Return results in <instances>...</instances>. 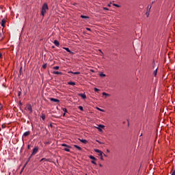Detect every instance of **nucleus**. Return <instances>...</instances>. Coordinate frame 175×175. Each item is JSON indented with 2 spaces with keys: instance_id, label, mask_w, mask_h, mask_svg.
I'll return each instance as SVG.
<instances>
[{
  "instance_id": "nucleus-1",
  "label": "nucleus",
  "mask_w": 175,
  "mask_h": 175,
  "mask_svg": "<svg viewBox=\"0 0 175 175\" xmlns=\"http://www.w3.org/2000/svg\"><path fill=\"white\" fill-rule=\"evenodd\" d=\"M47 10H49L48 5L46 3H44L42 8L41 14L44 16Z\"/></svg>"
},
{
  "instance_id": "nucleus-2",
  "label": "nucleus",
  "mask_w": 175,
  "mask_h": 175,
  "mask_svg": "<svg viewBox=\"0 0 175 175\" xmlns=\"http://www.w3.org/2000/svg\"><path fill=\"white\" fill-rule=\"evenodd\" d=\"M94 151H95V152L99 153V154H98V156L100 157L101 161H104V159H103V152L101 150H98V149H95Z\"/></svg>"
},
{
  "instance_id": "nucleus-3",
  "label": "nucleus",
  "mask_w": 175,
  "mask_h": 175,
  "mask_svg": "<svg viewBox=\"0 0 175 175\" xmlns=\"http://www.w3.org/2000/svg\"><path fill=\"white\" fill-rule=\"evenodd\" d=\"M39 148L38 146H36L33 150V152L31 154V157H33V155H36V154H37Z\"/></svg>"
},
{
  "instance_id": "nucleus-4",
  "label": "nucleus",
  "mask_w": 175,
  "mask_h": 175,
  "mask_svg": "<svg viewBox=\"0 0 175 175\" xmlns=\"http://www.w3.org/2000/svg\"><path fill=\"white\" fill-rule=\"evenodd\" d=\"M105 126L102 124H99L98 127H96L97 129H98L99 132H103L102 129H104Z\"/></svg>"
},
{
  "instance_id": "nucleus-5",
  "label": "nucleus",
  "mask_w": 175,
  "mask_h": 175,
  "mask_svg": "<svg viewBox=\"0 0 175 175\" xmlns=\"http://www.w3.org/2000/svg\"><path fill=\"white\" fill-rule=\"evenodd\" d=\"M151 8H152V5H150V6L148 7V10H147V12L146 13L147 17H148L149 15H150V12Z\"/></svg>"
},
{
  "instance_id": "nucleus-6",
  "label": "nucleus",
  "mask_w": 175,
  "mask_h": 175,
  "mask_svg": "<svg viewBox=\"0 0 175 175\" xmlns=\"http://www.w3.org/2000/svg\"><path fill=\"white\" fill-rule=\"evenodd\" d=\"M50 100L51 101H53L55 103H59V100L57 99V98H51Z\"/></svg>"
},
{
  "instance_id": "nucleus-7",
  "label": "nucleus",
  "mask_w": 175,
  "mask_h": 175,
  "mask_svg": "<svg viewBox=\"0 0 175 175\" xmlns=\"http://www.w3.org/2000/svg\"><path fill=\"white\" fill-rule=\"evenodd\" d=\"M27 109L30 111V113H31L33 111L32 107L31 105H27Z\"/></svg>"
},
{
  "instance_id": "nucleus-8",
  "label": "nucleus",
  "mask_w": 175,
  "mask_h": 175,
  "mask_svg": "<svg viewBox=\"0 0 175 175\" xmlns=\"http://www.w3.org/2000/svg\"><path fill=\"white\" fill-rule=\"evenodd\" d=\"M79 140H80L81 142V143H83V144H87V143H88V141L86 139H79Z\"/></svg>"
},
{
  "instance_id": "nucleus-9",
  "label": "nucleus",
  "mask_w": 175,
  "mask_h": 175,
  "mask_svg": "<svg viewBox=\"0 0 175 175\" xmlns=\"http://www.w3.org/2000/svg\"><path fill=\"white\" fill-rule=\"evenodd\" d=\"M5 22H6V21H5V19H3V20L1 21V26H2L3 27H5Z\"/></svg>"
},
{
  "instance_id": "nucleus-10",
  "label": "nucleus",
  "mask_w": 175,
  "mask_h": 175,
  "mask_svg": "<svg viewBox=\"0 0 175 175\" xmlns=\"http://www.w3.org/2000/svg\"><path fill=\"white\" fill-rule=\"evenodd\" d=\"M79 96H81L82 98L85 99L87 97L84 94H79Z\"/></svg>"
},
{
  "instance_id": "nucleus-11",
  "label": "nucleus",
  "mask_w": 175,
  "mask_h": 175,
  "mask_svg": "<svg viewBox=\"0 0 175 175\" xmlns=\"http://www.w3.org/2000/svg\"><path fill=\"white\" fill-rule=\"evenodd\" d=\"M74 147H75V148H77V150H78L79 151H81V150H82L80 146H77V145H75Z\"/></svg>"
},
{
  "instance_id": "nucleus-12",
  "label": "nucleus",
  "mask_w": 175,
  "mask_h": 175,
  "mask_svg": "<svg viewBox=\"0 0 175 175\" xmlns=\"http://www.w3.org/2000/svg\"><path fill=\"white\" fill-rule=\"evenodd\" d=\"M54 44H55V45L56 46H59V42L57 40H55L54 41Z\"/></svg>"
},
{
  "instance_id": "nucleus-13",
  "label": "nucleus",
  "mask_w": 175,
  "mask_h": 175,
  "mask_svg": "<svg viewBox=\"0 0 175 175\" xmlns=\"http://www.w3.org/2000/svg\"><path fill=\"white\" fill-rule=\"evenodd\" d=\"M30 134V132L29 131H26L24 134H23V136H25V137L27 136H29V135Z\"/></svg>"
},
{
  "instance_id": "nucleus-14",
  "label": "nucleus",
  "mask_w": 175,
  "mask_h": 175,
  "mask_svg": "<svg viewBox=\"0 0 175 175\" xmlns=\"http://www.w3.org/2000/svg\"><path fill=\"white\" fill-rule=\"evenodd\" d=\"M68 73L70 74V73H72V74H74V75H79L81 72H72V71H70V72H68Z\"/></svg>"
},
{
  "instance_id": "nucleus-15",
  "label": "nucleus",
  "mask_w": 175,
  "mask_h": 175,
  "mask_svg": "<svg viewBox=\"0 0 175 175\" xmlns=\"http://www.w3.org/2000/svg\"><path fill=\"white\" fill-rule=\"evenodd\" d=\"M53 73L55 75H62V72H58V71H54Z\"/></svg>"
},
{
  "instance_id": "nucleus-16",
  "label": "nucleus",
  "mask_w": 175,
  "mask_h": 175,
  "mask_svg": "<svg viewBox=\"0 0 175 175\" xmlns=\"http://www.w3.org/2000/svg\"><path fill=\"white\" fill-rule=\"evenodd\" d=\"M89 158L90 159H92L93 161H96V159L94 156H92V155L89 156Z\"/></svg>"
},
{
  "instance_id": "nucleus-17",
  "label": "nucleus",
  "mask_w": 175,
  "mask_h": 175,
  "mask_svg": "<svg viewBox=\"0 0 175 175\" xmlns=\"http://www.w3.org/2000/svg\"><path fill=\"white\" fill-rule=\"evenodd\" d=\"M68 85H76V83H75V82H72V81H69V82L68 83Z\"/></svg>"
},
{
  "instance_id": "nucleus-18",
  "label": "nucleus",
  "mask_w": 175,
  "mask_h": 175,
  "mask_svg": "<svg viewBox=\"0 0 175 175\" xmlns=\"http://www.w3.org/2000/svg\"><path fill=\"white\" fill-rule=\"evenodd\" d=\"M31 158V155H30V157L28 158L27 162L25 163V166H27V165L28 162H29Z\"/></svg>"
},
{
  "instance_id": "nucleus-19",
  "label": "nucleus",
  "mask_w": 175,
  "mask_h": 175,
  "mask_svg": "<svg viewBox=\"0 0 175 175\" xmlns=\"http://www.w3.org/2000/svg\"><path fill=\"white\" fill-rule=\"evenodd\" d=\"M62 147H68V148H70V146H68V145L66 144H62Z\"/></svg>"
},
{
  "instance_id": "nucleus-20",
  "label": "nucleus",
  "mask_w": 175,
  "mask_h": 175,
  "mask_svg": "<svg viewBox=\"0 0 175 175\" xmlns=\"http://www.w3.org/2000/svg\"><path fill=\"white\" fill-rule=\"evenodd\" d=\"M64 151H66L67 152H70V150L69 148L67 147V148H64Z\"/></svg>"
},
{
  "instance_id": "nucleus-21",
  "label": "nucleus",
  "mask_w": 175,
  "mask_h": 175,
  "mask_svg": "<svg viewBox=\"0 0 175 175\" xmlns=\"http://www.w3.org/2000/svg\"><path fill=\"white\" fill-rule=\"evenodd\" d=\"M64 49H65L68 53H72V52L70 51V49L68 48H64Z\"/></svg>"
},
{
  "instance_id": "nucleus-22",
  "label": "nucleus",
  "mask_w": 175,
  "mask_h": 175,
  "mask_svg": "<svg viewBox=\"0 0 175 175\" xmlns=\"http://www.w3.org/2000/svg\"><path fill=\"white\" fill-rule=\"evenodd\" d=\"M103 96H105L106 97L110 96V94H107L106 92H103Z\"/></svg>"
},
{
  "instance_id": "nucleus-23",
  "label": "nucleus",
  "mask_w": 175,
  "mask_h": 175,
  "mask_svg": "<svg viewBox=\"0 0 175 175\" xmlns=\"http://www.w3.org/2000/svg\"><path fill=\"white\" fill-rule=\"evenodd\" d=\"M157 70H158V68H157V69L154 71V77H156L157 75Z\"/></svg>"
},
{
  "instance_id": "nucleus-24",
  "label": "nucleus",
  "mask_w": 175,
  "mask_h": 175,
  "mask_svg": "<svg viewBox=\"0 0 175 175\" xmlns=\"http://www.w3.org/2000/svg\"><path fill=\"white\" fill-rule=\"evenodd\" d=\"M81 17L82 18H85V19H86V18H89V17H88V16H83V15H81Z\"/></svg>"
},
{
  "instance_id": "nucleus-25",
  "label": "nucleus",
  "mask_w": 175,
  "mask_h": 175,
  "mask_svg": "<svg viewBox=\"0 0 175 175\" xmlns=\"http://www.w3.org/2000/svg\"><path fill=\"white\" fill-rule=\"evenodd\" d=\"M59 68V66H58L53 67V69L54 70H58Z\"/></svg>"
},
{
  "instance_id": "nucleus-26",
  "label": "nucleus",
  "mask_w": 175,
  "mask_h": 175,
  "mask_svg": "<svg viewBox=\"0 0 175 175\" xmlns=\"http://www.w3.org/2000/svg\"><path fill=\"white\" fill-rule=\"evenodd\" d=\"M41 118H42V119L43 120H45L46 116H45V115H44V114H42Z\"/></svg>"
},
{
  "instance_id": "nucleus-27",
  "label": "nucleus",
  "mask_w": 175,
  "mask_h": 175,
  "mask_svg": "<svg viewBox=\"0 0 175 175\" xmlns=\"http://www.w3.org/2000/svg\"><path fill=\"white\" fill-rule=\"evenodd\" d=\"M113 5L115 6V7H117V8H120V7L119 5L116 4V3H113Z\"/></svg>"
},
{
  "instance_id": "nucleus-28",
  "label": "nucleus",
  "mask_w": 175,
  "mask_h": 175,
  "mask_svg": "<svg viewBox=\"0 0 175 175\" xmlns=\"http://www.w3.org/2000/svg\"><path fill=\"white\" fill-rule=\"evenodd\" d=\"M100 76L101 77H105L106 75H105V74H103V73H100Z\"/></svg>"
},
{
  "instance_id": "nucleus-29",
  "label": "nucleus",
  "mask_w": 175,
  "mask_h": 175,
  "mask_svg": "<svg viewBox=\"0 0 175 175\" xmlns=\"http://www.w3.org/2000/svg\"><path fill=\"white\" fill-rule=\"evenodd\" d=\"M94 91H95V92H99V91H100V90H99V89H98V88H94Z\"/></svg>"
},
{
  "instance_id": "nucleus-30",
  "label": "nucleus",
  "mask_w": 175,
  "mask_h": 175,
  "mask_svg": "<svg viewBox=\"0 0 175 175\" xmlns=\"http://www.w3.org/2000/svg\"><path fill=\"white\" fill-rule=\"evenodd\" d=\"M63 111H64L65 113H67V112H68L66 108H63Z\"/></svg>"
},
{
  "instance_id": "nucleus-31",
  "label": "nucleus",
  "mask_w": 175,
  "mask_h": 175,
  "mask_svg": "<svg viewBox=\"0 0 175 175\" xmlns=\"http://www.w3.org/2000/svg\"><path fill=\"white\" fill-rule=\"evenodd\" d=\"M94 161L95 160L92 161L91 163H93L94 165H96V163Z\"/></svg>"
},
{
  "instance_id": "nucleus-32",
  "label": "nucleus",
  "mask_w": 175,
  "mask_h": 175,
  "mask_svg": "<svg viewBox=\"0 0 175 175\" xmlns=\"http://www.w3.org/2000/svg\"><path fill=\"white\" fill-rule=\"evenodd\" d=\"M42 68H43L44 69H45V68H46V64H44V65L42 66Z\"/></svg>"
},
{
  "instance_id": "nucleus-33",
  "label": "nucleus",
  "mask_w": 175,
  "mask_h": 175,
  "mask_svg": "<svg viewBox=\"0 0 175 175\" xmlns=\"http://www.w3.org/2000/svg\"><path fill=\"white\" fill-rule=\"evenodd\" d=\"M79 108L83 111V108L82 106H79Z\"/></svg>"
},
{
  "instance_id": "nucleus-34",
  "label": "nucleus",
  "mask_w": 175,
  "mask_h": 175,
  "mask_svg": "<svg viewBox=\"0 0 175 175\" xmlns=\"http://www.w3.org/2000/svg\"><path fill=\"white\" fill-rule=\"evenodd\" d=\"M1 127L3 128V129H5V128L6 127V126L5 124H2Z\"/></svg>"
},
{
  "instance_id": "nucleus-35",
  "label": "nucleus",
  "mask_w": 175,
  "mask_h": 175,
  "mask_svg": "<svg viewBox=\"0 0 175 175\" xmlns=\"http://www.w3.org/2000/svg\"><path fill=\"white\" fill-rule=\"evenodd\" d=\"M96 142H97V143H99V144H103V142H100V141H98V140H97V139H96Z\"/></svg>"
},
{
  "instance_id": "nucleus-36",
  "label": "nucleus",
  "mask_w": 175,
  "mask_h": 175,
  "mask_svg": "<svg viewBox=\"0 0 175 175\" xmlns=\"http://www.w3.org/2000/svg\"><path fill=\"white\" fill-rule=\"evenodd\" d=\"M97 109L99 110V111H105L103 109H100V108H98V107L97 108Z\"/></svg>"
},
{
  "instance_id": "nucleus-37",
  "label": "nucleus",
  "mask_w": 175,
  "mask_h": 175,
  "mask_svg": "<svg viewBox=\"0 0 175 175\" xmlns=\"http://www.w3.org/2000/svg\"><path fill=\"white\" fill-rule=\"evenodd\" d=\"M3 38H2V34L0 33V40H2Z\"/></svg>"
},
{
  "instance_id": "nucleus-38",
  "label": "nucleus",
  "mask_w": 175,
  "mask_h": 175,
  "mask_svg": "<svg viewBox=\"0 0 175 175\" xmlns=\"http://www.w3.org/2000/svg\"><path fill=\"white\" fill-rule=\"evenodd\" d=\"M25 166L24 165L23 167L22 168L21 171V173L24 170Z\"/></svg>"
},
{
  "instance_id": "nucleus-39",
  "label": "nucleus",
  "mask_w": 175,
  "mask_h": 175,
  "mask_svg": "<svg viewBox=\"0 0 175 175\" xmlns=\"http://www.w3.org/2000/svg\"><path fill=\"white\" fill-rule=\"evenodd\" d=\"M103 155H104V157H105V158H107V154H105V153H103Z\"/></svg>"
},
{
  "instance_id": "nucleus-40",
  "label": "nucleus",
  "mask_w": 175,
  "mask_h": 175,
  "mask_svg": "<svg viewBox=\"0 0 175 175\" xmlns=\"http://www.w3.org/2000/svg\"><path fill=\"white\" fill-rule=\"evenodd\" d=\"M42 161H46V159L45 158H42L40 161L42 162Z\"/></svg>"
},
{
  "instance_id": "nucleus-41",
  "label": "nucleus",
  "mask_w": 175,
  "mask_h": 175,
  "mask_svg": "<svg viewBox=\"0 0 175 175\" xmlns=\"http://www.w3.org/2000/svg\"><path fill=\"white\" fill-rule=\"evenodd\" d=\"M103 10H109V9L107 8H103Z\"/></svg>"
},
{
  "instance_id": "nucleus-42",
  "label": "nucleus",
  "mask_w": 175,
  "mask_h": 175,
  "mask_svg": "<svg viewBox=\"0 0 175 175\" xmlns=\"http://www.w3.org/2000/svg\"><path fill=\"white\" fill-rule=\"evenodd\" d=\"M98 51L101 53V55H103V53L101 51V50L99 49Z\"/></svg>"
},
{
  "instance_id": "nucleus-43",
  "label": "nucleus",
  "mask_w": 175,
  "mask_h": 175,
  "mask_svg": "<svg viewBox=\"0 0 175 175\" xmlns=\"http://www.w3.org/2000/svg\"><path fill=\"white\" fill-rule=\"evenodd\" d=\"M155 67V62H154V61L153 62V68H154Z\"/></svg>"
},
{
  "instance_id": "nucleus-44",
  "label": "nucleus",
  "mask_w": 175,
  "mask_h": 175,
  "mask_svg": "<svg viewBox=\"0 0 175 175\" xmlns=\"http://www.w3.org/2000/svg\"><path fill=\"white\" fill-rule=\"evenodd\" d=\"M23 72L22 68L20 69V74Z\"/></svg>"
},
{
  "instance_id": "nucleus-45",
  "label": "nucleus",
  "mask_w": 175,
  "mask_h": 175,
  "mask_svg": "<svg viewBox=\"0 0 175 175\" xmlns=\"http://www.w3.org/2000/svg\"><path fill=\"white\" fill-rule=\"evenodd\" d=\"M21 94V92H19L18 94V96H20Z\"/></svg>"
},
{
  "instance_id": "nucleus-46",
  "label": "nucleus",
  "mask_w": 175,
  "mask_h": 175,
  "mask_svg": "<svg viewBox=\"0 0 175 175\" xmlns=\"http://www.w3.org/2000/svg\"><path fill=\"white\" fill-rule=\"evenodd\" d=\"M0 58H2V53H0Z\"/></svg>"
},
{
  "instance_id": "nucleus-47",
  "label": "nucleus",
  "mask_w": 175,
  "mask_h": 175,
  "mask_svg": "<svg viewBox=\"0 0 175 175\" xmlns=\"http://www.w3.org/2000/svg\"><path fill=\"white\" fill-rule=\"evenodd\" d=\"M172 175H175V171L173 172Z\"/></svg>"
},
{
  "instance_id": "nucleus-48",
  "label": "nucleus",
  "mask_w": 175,
  "mask_h": 175,
  "mask_svg": "<svg viewBox=\"0 0 175 175\" xmlns=\"http://www.w3.org/2000/svg\"><path fill=\"white\" fill-rule=\"evenodd\" d=\"M86 29L88 31H91V29L90 28H87Z\"/></svg>"
},
{
  "instance_id": "nucleus-49",
  "label": "nucleus",
  "mask_w": 175,
  "mask_h": 175,
  "mask_svg": "<svg viewBox=\"0 0 175 175\" xmlns=\"http://www.w3.org/2000/svg\"><path fill=\"white\" fill-rule=\"evenodd\" d=\"M90 71L92 72H94V70H91Z\"/></svg>"
},
{
  "instance_id": "nucleus-50",
  "label": "nucleus",
  "mask_w": 175,
  "mask_h": 175,
  "mask_svg": "<svg viewBox=\"0 0 175 175\" xmlns=\"http://www.w3.org/2000/svg\"><path fill=\"white\" fill-rule=\"evenodd\" d=\"M29 148H30V146H29V145H28V150H29Z\"/></svg>"
},
{
  "instance_id": "nucleus-51",
  "label": "nucleus",
  "mask_w": 175,
  "mask_h": 175,
  "mask_svg": "<svg viewBox=\"0 0 175 175\" xmlns=\"http://www.w3.org/2000/svg\"><path fill=\"white\" fill-rule=\"evenodd\" d=\"M1 109H2V106L0 107V111H1Z\"/></svg>"
},
{
  "instance_id": "nucleus-52",
  "label": "nucleus",
  "mask_w": 175,
  "mask_h": 175,
  "mask_svg": "<svg viewBox=\"0 0 175 175\" xmlns=\"http://www.w3.org/2000/svg\"><path fill=\"white\" fill-rule=\"evenodd\" d=\"M107 152H110V151H109V150H107Z\"/></svg>"
},
{
  "instance_id": "nucleus-53",
  "label": "nucleus",
  "mask_w": 175,
  "mask_h": 175,
  "mask_svg": "<svg viewBox=\"0 0 175 175\" xmlns=\"http://www.w3.org/2000/svg\"><path fill=\"white\" fill-rule=\"evenodd\" d=\"M154 1L152 2V5L154 3Z\"/></svg>"
},
{
  "instance_id": "nucleus-54",
  "label": "nucleus",
  "mask_w": 175,
  "mask_h": 175,
  "mask_svg": "<svg viewBox=\"0 0 175 175\" xmlns=\"http://www.w3.org/2000/svg\"><path fill=\"white\" fill-rule=\"evenodd\" d=\"M100 167H102L103 165L101 164H100Z\"/></svg>"
},
{
  "instance_id": "nucleus-55",
  "label": "nucleus",
  "mask_w": 175,
  "mask_h": 175,
  "mask_svg": "<svg viewBox=\"0 0 175 175\" xmlns=\"http://www.w3.org/2000/svg\"><path fill=\"white\" fill-rule=\"evenodd\" d=\"M50 126H51V127L53 126V125H52L51 124H50Z\"/></svg>"
},
{
  "instance_id": "nucleus-56",
  "label": "nucleus",
  "mask_w": 175,
  "mask_h": 175,
  "mask_svg": "<svg viewBox=\"0 0 175 175\" xmlns=\"http://www.w3.org/2000/svg\"><path fill=\"white\" fill-rule=\"evenodd\" d=\"M109 7H110L111 5H108Z\"/></svg>"
},
{
  "instance_id": "nucleus-57",
  "label": "nucleus",
  "mask_w": 175,
  "mask_h": 175,
  "mask_svg": "<svg viewBox=\"0 0 175 175\" xmlns=\"http://www.w3.org/2000/svg\"><path fill=\"white\" fill-rule=\"evenodd\" d=\"M64 116H65V113H64V115H63Z\"/></svg>"
},
{
  "instance_id": "nucleus-58",
  "label": "nucleus",
  "mask_w": 175,
  "mask_h": 175,
  "mask_svg": "<svg viewBox=\"0 0 175 175\" xmlns=\"http://www.w3.org/2000/svg\"><path fill=\"white\" fill-rule=\"evenodd\" d=\"M174 172H175V170H174Z\"/></svg>"
}]
</instances>
